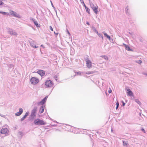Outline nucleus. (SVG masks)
I'll list each match as a JSON object with an SVG mask.
<instances>
[{"label":"nucleus","instance_id":"473e14b6","mask_svg":"<svg viewBox=\"0 0 147 147\" xmlns=\"http://www.w3.org/2000/svg\"><path fill=\"white\" fill-rule=\"evenodd\" d=\"M54 33L56 35H58V33H55V32H54Z\"/></svg>","mask_w":147,"mask_h":147},{"label":"nucleus","instance_id":"7c9ffc66","mask_svg":"<svg viewBox=\"0 0 147 147\" xmlns=\"http://www.w3.org/2000/svg\"><path fill=\"white\" fill-rule=\"evenodd\" d=\"M3 3L2 1H0V5H3Z\"/></svg>","mask_w":147,"mask_h":147},{"label":"nucleus","instance_id":"c85d7f7f","mask_svg":"<svg viewBox=\"0 0 147 147\" xmlns=\"http://www.w3.org/2000/svg\"><path fill=\"white\" fill-rule=\"evenodd\" d=\"M112 92V90L111 89H110L108 91V92L109 93H110Z\"/></svg>","mask_w":147,"mask_h":147},{"label":"nucleus","instance_id":"0eeeda50","mask_svg":"<svg viewBox=\"0 0 147 147\" xmlns=\"http://www.w3.org/2000/svg\"><path fill=\"white\" fill-rule=\"evenodd\" d=\"M37 73L40 75L41 76H45V71L42 70L38 71H37Z\"/></svg>","mask_w":147,"mask_h":147},{"label":"nucleus","instance_id":"9d476101","mask_svg":"<svg viewBox=\"0 0 147 147\" xmlns=\"http://www.w3.org/2000/svg\"><path fill=\"white\" fill-rule=\"evenodd\" d=\"M127 93L128 96H131L133 95V93L130 89H127Z\"/></svg>","mask_w":147,"mask_h":147},{"label":"nucleus","instance_id":"6ab92c4d","mask_svg":"<svg viewBox=\"0 0 147 147\" xmlns=\"http://www.w3.org/2000/svg\"><path fill=\"white\" fill-rule=\"evenodd\" d=\"M135 101L138 104L140 105H141L140 102L138 99H136L135 100Z\"/></svg>","mask_w":147,"mask_h":147},{"label":"nucleus","instance_id":"393cba45","mask_svg":"<svg viewBox=\"0 0 147 147\" xmlns=\"http://www.w3.org/2000/svg\"><path fill=\"white\" fill-rule=\"evenodd\" d=\"M82 1H83V6L85 7V8H86L87 7L86 6L85 4L84 1L83 0H80L81 2H82Z\"/></svg>","mask_w":147,"mask_h":147},{"label":"nucleus","instance_id":"a878e982","mask_svg":"<svg viewBox=\"0 0 147 147\" xmlns=\"http://www.w3.org/2000/svg\"><path fill=\"white\" fill-rule=\"evenodd\" d=\"M26 117L24 115L23 117L21 119V121H23V120H24V119Z\"/></svg>","mask_w":147,"mask_h":147},{"label":"nucleus","instance_id":"4468645a","mask_svg":"<svg viewBox=\"0 0 147 147\" xmlns=\"http://www.w3.org/2000/svg\"><path fill=\"white\" fill-rule=\"evenodd\" d=\"M123 145L124 146L127 147L128 146V142L126 141H123Z\"/></svg>","mask_w":147,"mask_h":147},{"label":"nucleus","instance_id":"2eb2a0df","mask_svg":"<svg viewBox=\"0 0 147 147\" xmlns=\"http://www.w3.org/2000/svg\"><path fill=\"white\" fill-rule=\"evenodd\" d=\"M10 34L11 35H16L17 34L16 32H13V31H11L10 32Z\"/></svg>","mask_w":147,"mask_h":147},{"label":"nucleus","instance_id":"39448f33","mask_svg":"<svg viewBox=\"0 0 147 147\" xmlns=\"http://www.w3.org/2000/svg\"><path fill=\"white\" fill-rule=\"evenodd\" d=\"M91 7L92 9L93 10L94 12L97 14L98 13V11L97 10V9L98 7L97 6H95L93 4L92 5H91Z\"/></svg>","mask_w":147,"mask_h":147},{"label":"nucleus","instance_id":"e433bc0d","mask_svg":"<svg viewBox=\"0 0 147 147\" xmlns=\"http://www.w3.org/2000/svg\"><path fill=\"white\" fill-rule=\"evenodd\" d=\"M125 105V103L124 102H123V106H124Z\"/></svg>","mask_w":147,"mask_h":147},{"label":"nucleus","instance_id":"1a4fd4ad","mask_svg":"<svg viewBox=\"0 0 147 147\" xmlns=\"http://www.w3.org/2000/svg\"><path fill=\"white\" fill-rule=\"evenodd\" d=\"M23 112V109L21 108H20L19 109V112H17L15 114L16 116H18L21 115V114Z\"/></svg>","mask_w":147,"mask_h":147},{"label":"nucleus","instance_id":"c9c22d12","mask_svg":"<svg viewBox=\"0 0 147 147\" xmlns=\"http://www.w3.org/2000/svg\"><path fill=\"white\" fill-rule=\"evenodd\" d=\"M144 74L145 75H146V76H147V74Z\"/></svg>","mask_w":147,"mask_h":147},{"label":"nucleus","instance_id":"4be33fe9","mask_svg":"<svg viewBox=\"0 0 147 147\" xmlns=\"http://www.w3.org/2000/svg\"><path fill=\"white\" fill-rule=\"evenodd\" d=\"M94 73L93 71H87L86 72V74H92Z\"/></svg>","mask_w":147,"mask_h":147},{"label":"nucleus","instance_id":"5701e85b","mask_svg":"<svg viewBox=\"0 0 147 147\" xmlns=\"http://www.w3.org/2000/svg\"><path fill=\"white\" fill-rule=\"evenodd\" d=\"M101 57L102 58H103L106 60H107L108 59V57H107L106 56H105V55L102 56H101Z\"/></svg>","mask_w":147,"mask_h":147},{"label":"nucleus","instance_id":"7ed1b4c3","mask_svg":"<svg viewBox=\"0 0 147 147\" xmlns=\"http://www.w3.org/2000/svg\"><path fill=\"white\" fill-rule=\"evenodd\" d=\"M45 86L46 87L49 88L53 86V82L50 80H47L45 82Z\"/></svg>","mask_w":147,"mask_h":147},{"label":"nucleus","instance_id":"b1692460","mask_svg":"<svg viewBox=\"0 0 147 147\" xmlns=\"http://www.w3.org/2000/svg\"><path fill=\"white\" fill-rule=\"evenodd\" d=\"M116 105H117V106H116V109H117L118 107H119V102L118 101H117V102H116Z\"/></svg>","mask_w":147,"mask_h":147},{"label":"nucleus","instance_id":"a211bd4d","mask_svg":"<svg viewBox=\"0 0 147 147\" xmlns=\"http://www.w3.org/2000/svg\"><path fill=\"white\" fill-rule=\"evenodd\" d=\"M0 13H1L2 14H4L7 16L9 14L8 13L3 12V11H0Z\"/></svg>","mask_w":147,"mask_h":147},{"label":"nucleus","instance_id":"4c0bfd02","mask_svg":"<svg viewBox=\"0 0 147 147\" xmlns=\"http://www.w3.org/2000/svg\"><path fill=\"white\" fill-rule=\"evenodd\" d=\"M83 4V1H82V2H81Z\"/></svg>","mask_w":147,"mask_h":147},{"label":"nucleus","instance_id":"f257e3e1","mask_svg":"<svg viewBox=\"0 0 147 147\" xmlns=\"http://www.w3.org/2000/svg\"><path fill=\"white\" fill-rule=\"evenodd\" d=\"M34 123L36 125H44L46 124V122L42 120H40L39 119H35L34 122Z\"/></svg>","mask_w":147,"mask_h":147},{"label":"nucleus","instance_id":"9b49d317","mask_svg":"<svg viewBox=\"0 0 147 147\" xmlns=\"http://www.w3.org/2000/svg\"><path fill=\"white\" fill-rule=\"evenodd\" d=\"M47 97V96H46L42 101L40 102L39 104L42 105L43 104L46 102Z\"/></svg>","mask_w":147,"mask_h":147},{"label":"nucleus","instance_id":"58836bf2","mask_svg":"<svg viewBox=\"0 0 147 147\" xmlns=\"http://www.w3.org/2000/svg\"><path fill=\"white\" fill-rule=\"evenodd\" d=\"M41 47H43V45H41Z\"/></svg>","mask_w":147,"mask_h":147},{"label":"nucleus","instance_id":"20e7f679","mask_svg":"<svg viewBox=\"0 0 147 147\" xmlns=\"http://www.w3.org/2000/svg\"><path fill=\"white\" fill-rule=\"evenodd\" d=\"M86 62L87 67L88 68H91L92 66V63L88 59L86 60Z\"/></svg>","mask_w":147,"mask_h":147},{"label":"nucleus","instance_id":"f704fd0d","mask_svg":"<svg viewBox=\"0 0 147 147\" xmlns=\"http://www.w3.org/2000/svg\"><path fill=\"white\" fill-rule=\"evenodd\" d=\"M34 48H37L38 47L37 46H35L34 47Z\"/></svg>","mask_w":147,"mask_h":147},{"label":"nucleus","instance_id":"2f4dec72","mask_svg":"<svg viewBox=\"0 0 147 147\" xmlns=\"http://www.w3.org/2000/svg\"><path fill=\"white\" fill-rule=\"evenodd\" d=\"M138 63H142V61L141 60H139L138 61Z\"/></svg>","mask_w":147,"mask_h":147},{"label":"nucleus","instance_id":"aec40b11","mask_svg":"<svg viewBox=\"0 0 147 147\" xmlns=\"http://www.w3.org/2000/svg\"><path fill=\"white\" fill-rule=\"evenodd\" d=\"M85 9H86V12H88V14H90V9L88 8L87 7H86L85 8Z\"/></svg>","mask_w":147,"mask_h":147},{"label":"nucleus","instance_id":"bb28decb","mask_svg":"<svg viewBox=\"0 0 147 147\" xmlns=\"http://www.w3.org/2000/svg\"><path fill=\"white\" fill-rule=\"evenodd\" d=\"M29 113L28 112H27L26 114H25V115H24L26 117L28 116V115H29Z\"/></svg>","mask_w":147,"mask_h":147},{"label":"nucleus","instance_id":"c756f323","mask_svg":"<svg viewBox=\"0 0 147 147\" xmlns=\"http://www.w3.org/2000/svg\"><path fill=\"white\" fill-rule=\"evenodd\" d=\"M141 130H142V131H143V132H144V133H145V130H144V129L142 128V129Z\"/></svg>","mask_w":147,"mask_h":147},{"label":"nucleus","instance_id":"f8f14e48","mask_svg":"<svg viewBox=\"0 0 147 147\" xmlns=\"http://www.w3.org/2000/svg\"><path fill=\"white\" fill-rule=\"evenodd\" d=\"M10 12L11 15L15 17L17 16L16 13L15 12L13 11H10Z\"/></svg>","mask_w":147,"mask_h":147},{"label":"nucleus","instance_id":"f3484780","mask_svg":"<svg viewBox=\"0 0 147 147\" xmlns=\"http://www.w3.org/2000/svg\"><path fill=\"white\" fill-rule=\"evenodd\" d=\"M125 47V48H126V49L127 50H130V47L128 45H125V44H124Z\"/></svg>","mask_w":147,"mask_h":147},{"label":"nucleus","instance_id":"ddd939ff","mask_svg":"<svg viewBox=\"0 0 147 147\" xmlns=\"http://www.w3.org/2000/svg\"><path fill=\"white\" fill-rule=\"evenodd\" d=\"M44 107H43V106L41 107L39 110V112H40V113H43L44 111Z\"/></svg>","mask_w":147,"mask_h":147},{"label":"nucleus","instance_id":"cd10ccee","mask_svg":"<svg viewBox=\"0 0 147 147\" xmlns=\"http://www.w3.org/2000/svg\"><path fill=\"white\" fill-rule=\"evenodd\" d=\"M50 30L52 31H53V29L51 26H50L49 27Z\"/></svg>","mask_w":147,"mask_h":147},{"label":"nucleus","instance_id":"72a5a7b5","mask_svg":"<svg viewBox=\"0 0 147 147\" xmlns=\"http://www.w3.org/2000/svg\"><path fill=\"white\" fill-rule=\"evenodd\" d=\"M86 24H87V25H90V24H89V23L88 22H86Z\"/></svg>","mask_w":147,"mask_h":147},{"label":"nucleus","instance_id":"6e6552de","mask_svg":"<svg viewBox=\"0 0 147 147\" xmlns=\"http://www.w3.org/2000/svg\"><path fill=\"white\" fill-rule=\"evenodd\" d=\"M36 108H35L34 109L31 113V115L32 116H33L34 117H35L36 116Z\"/></svg>","mask_w":147,"mask_h":147},{"label":"nucleus","instance_id":"412c9836","mask_svg":"<svg viewBox=\"0 0 147 147\" xmlns=\"http://www.w3.org/2000/svg\"><path fill=\"white\" fill-rule=\"evenodd\" d=\"M34 23L35 25L37 27H39V25L38 24L36 21H34Z\"/></svg>","mask_w":147,"mask_h":147},{"label":"nucleus","instance_id":"423d86ee","mask_svg":"<svg viewBox=\"0 0 147 147\" xmlns=\"http://www.w3.org/2000/svg\"><path fill=\"white\" fill-rule=\"evenodd\" d=\"M8 132V130L7 128L2 129L1 131V133L3 134H7Z\"/></svg>","mask_w":147,"mask_h":147},{"label":"nucleus","instance_id":"dca6fc26","mask_svg":"<svg viewBox=\"0 0 147 147\" xmlns=\"http://www.w3.org/2000/svg\"><path fill=\"white\" fill-rule=\"evenodd\" d=\"M104 36L109 39H110V36L107 34L106 33H104Z\"/></svg>","mask_w":147,"mask_h":147},{"label":"nucleus","instance_id":"f03ea898","mask_svg":"<svg viewBox=\"0 0 147 147\" xmlns=\"http://www.w3.org/2000/svg\"><path fill=\"white\" fill-rule=\"evenodd\" d=\"M32 84L34 85L37 84L39 82V79L36 77H33L30 80Z\"/></svg>","mask_w":147,"mask_h":147}]
</instances>
